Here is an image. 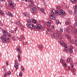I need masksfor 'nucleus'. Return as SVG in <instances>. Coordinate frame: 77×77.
I'll return each mask as SVG.
<instances>
[{"instance_id": "1", "label": "nucleus", "mask_w": 77, "mask_h": 77, "mask_svg": "<svg viewBox=\"0 0 77 77\" xmlns=\"http://www.w3.org/2000/svg\"><path fill=\"white\" fill-rule=\"evenodd\" d=\"M66 36L68 39V41L70 43H72V44H76V47H77V40H75V42H74L72 41V39L71 38L69 35H66Z\"/></svg>"}, {"instance_id": "2", "label": "nucleus", "mask_w": 77, "mask_h": 77, "mask_svg": "<svg viewBox=\"0 0 77 77\" xmlns=\"http://www.w3.org/2000/svg\"><path fill=\"white\" fill-rule=\"evenodd\" d=\"M9 1V6L11 7L12 8H14V3L11 0H8Z\"/></svg>"}, {"instance_id": "3", "label": "nucleus", "mask_w": 77, "mask_h": 77, "mask_svg": "<svg viewBox=\"0 0 77 77\" xmlns=\"http://www.w3.org/2000/svg\"><path fill=\"white\" fill-rule=\"evenodd\" d=\"M64 48L65 49V50H64V51H65L66 53H68V45H67V44H65V45H64Z\"/></svg>"}, {"instance_id": "4", "label": "nucleus", "mask_w": 77, "mask_h": 77, "mask_svg": "<svg viewBox=\"0 0 77 77\" xmlns=\"http://www.w3.org/2000/svg\"><path fill=\"white\" fill-rule=\"evenodd\" d=\"M41 28H42V26L41 25L38 24L36 26L35 28V29L36 30H37L39 31V29H41Z\"/></svg>"}, {"instance_id": "5", "label": "nucleus", "mask_w": 77, "mask_h": 77, "mask_svg": "<svg viewBox=\"0 0 77 77\" xmlns=\"http://www.w3.org/2000/svg\"><path fill=\"white\" fill-rule=\"evenodd\" d=\"M5 38H6V36H3L1 37V39H2L3 43H6V41Z\"/></svg>"}, {"instance_id": "6", "label": "nucleus", "mask_w": 77, "mask_h": 77, "mask_svg": "<svg viewBox=\"0 0 77 77\" xmlns=\"http://www.w3.org/2000/svg\"><path fill=\"white\" fill-rule=\"evenodd\" d=\"M36 11V8L34 7L32 8L31 11V12L32 13H35V11Z\"/></svg>"}, {"instance_id": "7", "label": "nucleus", "mask_w": 77, "mask_h": 77, "mask_svg": "<svg viewBox=\"0 0 77 77\" xmlns=\"http://www.w3.org/2000/svg\"><path fill=\"white\" fill-rule=\"evenodd\" d=\"M2 31L3 32V35L4 36H6V35H8V33H7V31H6L5 30L3 29L2 30Z\"/></svg>"}, {"instance_id": "8", "label": "nucleus", "mask_w": 77, "mask_h": 77, "mask_svg": "<svg viewBox=\"0 0 77 77\" xmlns=\"http://www.w3.org/2000/svg\"><path fill=\"white\" fill-rule=\"evenodd\" d=\"M30 28H32V29H34L35 27V25H33L32 24H30L29 25V24H28L27 26H29Z\"/></svg>"}, {"instance_id": "9", "label": "nucleus", "mask_w": 77, "mask_h": 77, "mask_svg": "<svg viewBox=\"0 0 77 77\" xmlns=\"http://www.w3.org/2000/svg\"><path fill=\"white\" fill-rule=\"evenodd\" d=\"M73 49H74V48L72 46H71L69 49V52L71 53H72L73 51Z\"/></svg>"}, {"instance_id": "10", "label": "nucleus", "mask_w": 77, "mask_h": 77, "mask_svg": "<svg viewBox=\"0 0 77 77\" xmlns=\"http://www.w3.org/2000/svg\"><path fill=\"white\" fill-rule=\"evenodd\" d=\"M18 64L17 61H15L14 64V67H15L16 69H18Z\"/></svg>"}, {"instance_id": "11", "label": "nucleus", "mask_w": 77, "mask_h": 77, "mask_svg": "<svg viewBox=\"0 0 77 77\" xmlns=\"http://www.w3.org/2000/svg\"><path fill=\"white\" fill-rule=\"evenodd\" d=\"M50 17L51 19L52 20H55L56 19V18L55 16L52 15H50Z\"/></svg>"}, {"instance_id": "12", "label": "nucleus", "mask_w": 77, "mask_h": 77, "mask_svg": "<svg viewBox=\"0 0 77 77\" xmlns=\"http://www.w3.org/2000/svg\"><path fill=\"white\" fill-rule=\"evenodd\" d=\"M60 15H65V11L62 10H61L60 11Z\"/></svg>"}, {"instance_id": "13", "label": "nucleus", "mask_w": 77, "mask_h": 77, "mask_svg": "<svg viewBox=\"0 0 77 77\" xmlns=\"http://www.w3.org/2000/svg\"><path fill=\"white\" fill-rule=\"evenodd\" d=\"M55 14L57 15H60V13L59 11H57L55 12Z\"/></svg>"}, {"instance_id": "14", "label": "nucleus", "mask_w": 77, "mask_h": 77, "mask_svg": "<svg viewBox=\"0 0 77 77\" xmlns=\"http://www.w3.org/2000/svg\"><path fill=\"white\" fill-rule=\"evenodd\" d=\"M59 38L60 39H62L63 38V35L62 34H59Z\"/></svg>"}, {"instance_id": "15", "label": "nucleus", "mask_w": 77, "mask_h": 77, "mask_svg": "<svg viewBox=\"0 0 77 77\" xmlns=\"http://www.w3.org/2000/svg\"><path fill=\"white\" fill-rule=\"evenodd\" d=\"M51 13L52 14H53V15H55L56 14V12L54 10H52L51 11Z\"/></svg>"}, {"instance_id": "16", "label": "nucleus", "mask_w": 77, "mask_h": 77, "mask_svg": "<svg viewBox=\"0 0 77 77\" xmlns=\"http://www.w3.org/2000/svg\"><path fill=\"white\" fill-rule=\"evenodd\" d=\"M2 15V16L4 15V12L2 10H1L0 11V15Z\"/></svg>"}, {"instance_id": "17", "label": "nucleus", "mask_w": 77, "mask_h": 77, "mask_svg": "<svg viewBox=\"0 0 77 77\" xmlns=\"http://www.w3.org/2000/svg\"><path fill=\"white\" fill-rule=\"evenodd\" d=\"M65 24L67 25H69V20H66L65 22Z\"/></svg>"}, {"instance_id": "18", "label": "nucleus", "mask_w": 77, "mask_h": 77, "mask_svg": "<svg viewBox=\"0 0 77 77\" xmlns=\"http://www.w3.org/2000/svg\"><path fill=\"white\" fill-rule=\"evenodd\" d=\"M21 70H22V71L24 72H25V71H24V67H23V66H21Z\"/></svg>"}, {"instance_id": "19", "label": "nucleus", "mask_w": 77, "mask_h": 77, "mask_svg": "<svg viewBox=\"0 0 77 77\" xmlns=\"http://www.w3.org/2000/svg\"><path fill=\"white\" fill-rule=\"evenodd\" d=\"M39 47L40 50H42V49H43V46H42V45H39Z\"/></svg>"}, {"instance_id": "20", "label": "nucleus", "mask_w": 77, "mask_h": 77, "mask_svg": "<svg viewBox=\"0 0 77 77\" xmlns=\"http://www.w3.org/2000/svg\"><path fill=\"white\" fill-rule=\"evenodd\" d=\"M16 24L17 26H20V22L19 21H17L16 22Z\"/></svg>"}, {"instance_id": "21", "label": "nucleus", "mask_w": 77, "mask_h": 77, "mask_svg": "<svg viewBox=\"0 0 77 77\" xmlns=\"http://www.w3.org/2000/svg\"><path fill=\"white\" fill-rule=\"evenodd\" d=\"M60 43L61 45H63L65 44V42H64L62 41H61Z\"/></svg>"}, {"instance_id": "22", "label": "nucleus", "mask_w": 77, "mask_h": 77, "mask_svg": "<svg viewBox=\"0 0 77 77\" xmlns=\"http://www.w3.org/2000/svg\"><path fill=\"white\" fill-rule=\"evenodd\" d=\"M8 14H9V15H10V16H11V17H13V16L12 15V13H11V12H10V11H9L8 12Z\"/></svg>"}, {"instance_id": "23", "label": "nucleus", "mask_w": 77, "mask_h": 77, "mask_svg": "<svg viewBox=\"0 0 77 77\" xmlns=\"http://www.w3.org/2000/svg\"><path fill=\"white\" fill-rule=\"evenodd\" d=\"M63 66L64 68H66V64L65 63H63Z\"/></svg>"}, {"instance_id": "24", "label": "nucleus", "mask_w": 77, "mask_h": 77, "mask_svg": "<svg viewBox=\"0 0 77 77\" xmlns=\"http://www.w3.org/2000/svg\"><path fill=\"white\" fill-rule=\"evenodd\" d=\"M67 63H68L69 62H70V58H69L67 59L66 61Z\"/></svg>"}, {"instance_id": "25", "label": "nucleus", "mask_w": 77, "mask_h": 77, "mask_svg": "<svg viewBox=\"0 0 77 77\" xmlns=\"http://www.w3.org/2000/svg\"><path fill=\"white\" fill-rule=\"evenodd\" d=\"M20 47L18 46L17 47V51H20Z\"/></svg>"}, {"instance_id": "26", "label": "nucleus", "mask_w": 77, "mask_h": 77, "mask_svg": "<svg viewBox=\"0 0 77 77\" xmlns=\"http://www.w3.org/2000/svg\"><path fill=\"white\" fill-rule=\"evenodd\" d=\"M66 33H69V32H70V30L68 29H66Z\"/></svg>"}, {"instance_id": "27", "label": "nucleus", "mask_w": 77, "mask_h": 77, "mask_svg": "<svg viewBox=\"0 0 77 77\" xmlns=\"http://www.w3.org/2000/svg\"><path fill=\"white\" fill-rule=\"evenodd\" d=\"M69 29L71 30H74V28H73V27L71 26L69 27Z\"/></svg>"}, {"instance_id": "28", "label": "nucleus", "mask_w": 77, "mask_h": 77, "mask_svg": "<svg viewBox=\"0 0 77 77\" xmlns=\"http://www.w3.org/2000/svg\"><path fill=\"white\" fill-rule=\"evenodd\" d=\"M56 24H59V21L58 20H57L56 21Z\"/></svg>"}, {"instance_id": "29", "label": "nucleus", "mask_w": 77, "mask_h": 77, "mask_svg": "<svg viewBox=\"0 0 77 77\" xmlns=\"http://www.w3.org/2000/svg\"><path fill=\"white\" fill-rule=\"evenodd\" d=\"M40 11L42 12H44V9L43 8H41L40 9Z\"/></svg>"}, {"instance_id": "30", "label": "nucleus", "mask_w": 77, "mask_h": 77, "mask_svg": "<svg viewBox=\"0 0 77 77\" xmlns=\"http://www.w3.org/2000/svg\"><path fill=\"white\" fill-rule=\"evenodd\" d=\"M63 29H62V28H60V32H63Z\"/></svg>"}, {"instance_id": "31", "label": "nucleus", "mask_w": 77, "mask_h": 77, "mask_svg": "<svg viewBox=\"0 0 77 77\" xmlns=\"http://www.w3.org/2000/svg\"><path fill=\"white\" fill-rule=\"evenodd\" d=\"M7 75H10L11 74V72H10L8 71L6 73Z\"/></svg>"}, {"instance_id": "32", "label": "nucleus", "mask_w": 77, "mask_h": 77, "mask_svg": "<svg viewBox=\"0 0 77 77\" xmlns=\"http://www.w3.org/2000/svg\"><path fill=\"white\" fill-rule=\"evenodd\" d=\"M74 15L75 17H77V11H75L74 12Z\"/></svg>"}, {"instance_id": "33", "label": "nucleus", "mask_w": 77, "mask_h": 77, "mask_svg": "<svg viewBox=\"0 0 77 77\" xmlns=\"http://www.w3.org/2000/svg\"><path fill=\"white\" fill-rule=\"evenodd\" d=\"M47 31L48 32H51V30L50 29H47Z\"/></svg>"}, {"instance_id": "34", "label": "nucleus", "mask_w": 77, "mask_h": 77, "mask_svg": "<svg viewBox=\"0 0 77 77\" xmlns=\"http://www.w3.org/2000/svg\"><path fill=\"white\" fill-rule=\"evenodd\" d=\"M51 28L52 29V30H54V25H53L51 26Z\"/></svg>"}, {"instance_id": "35", "label": "nucleus", "mask_w": 77, "mask_h": 77, "mask_svg": "<svg viewBox=\"0 0 77 77\" xmlns=\"http://www.w3.org/2000/svg\"><path fill=\"white\" fill-rule=\"evenodd\" d=\"M18 60L19 61H20V55H18Z\"/></svg>"}, {"instance_id": "36", "label": "nucleus", "mask_w": 77, "mask_h": 77, "mask_svg": "<svg viewBox=\"0 0 77 77\" xmlns=\"http://www.w3.org/2000/svg\"><path fill=\"white\" fill-rule=\"evenodd\" d=\"M70 65H71V68H73V64L72 63H71Z\"/></svg>"}, {"instance_id": "37", "label": "nucleus", "mask_w": 77, "mask_h": 77, "mask_svg": "<svg viewBox=\"0 0 77 77\" xmlns=\"http://www.w3.org/2000/svg\"><path fill=\"white\" fill-rule=\"evenodd\" d=\"M74 9L75 11H77V6H75L74 8Z\"/></svg>"}, {"instance_id": "38", "label": "nucleus", "mask_w": 77, "mask_h": 77, "mask_svg": "<svg viewBox=\"0 0 77 77\" xmlns=\"http://www.w3.org/2000/svg\"><path fill=\"white\" fill-rule=\"evenodd\" d=\"M26 21L27 23H30V20H27Z\"/></svg>"}, {"instance_id": "39", "label": "nucleus", "mask_w": 77, "mask_h": 77, "mask_svg": "<svg viewBox=\"0 0 77 77\" xmlns=\"http://www.w3.org/2000/svg\"><path fill=\"white\" fill-rule=\"evenodd\" d=\"M54 36L55 38H57V37H58V36H57V35L56 33L55 34Z\"/></svg>"}, {"instance_id": "40", "label": "nucleus", "mask_w": 77, "mask_h": 77, "mask_svg": "<svg viewBox=\"0 0 77 77\" xmlns=\"http://www.w3.org/2000/svg\"><path fill=\"white\" fill-rule=\"evenodd\" d=\"M22 75H23V73L22 72H20L19 73V76H22Z\"/></svg>"}, {"instance_id": "41", "label": "nucleus", "mask_w": 77, "mask_h": 77, "mask_svg": "<svg viewBox=\"0 0 77 77\" xmlns=\"http://www.w3.org/2000/svg\"><path fill=\"white\" fill-rule=\"evenodd\" d=\"M57 9L59 10L60 9V7H59V6H58L57 7Z\"/></svg>"}, {"instance_id": "42", "label": "nucleus", "mask_w": 77, "mask_h": 77, "mask_svg": "<svg viewBox=\"0 0 77 77\" xmlns=\"http://www.w3.org/2000/svg\"><path fill=\"white\" fill-rule=\"evenodd\" d=\"M33 22L34 23V24H36V23H37V22H36V20H33Z\"/></svg>"}, {"instance_id": "43", "label": "nucleus", "mask_w": 77, "mask_h": 77, "mask_svg": "<svg viewBox=\"0 0 77 77\" xmlns=\"http://www.w3.org/2000/svg\"><path fill=\"white\" fill-rule=\"evenodd\" d=\"M60 61L61 63H62L63 62V59H61L60 60Z\"/></svg>"}, {"instance_id": "44", "label": "nucleus", "mask_w": 77, "mask_h": 77, "mask_svg": "<svg viewBox=\"0 0 77 77\" xmlns=\"http://www.w3.org/2000/svg\"><path fill=\"white\" fill-rule=\"evenodd\" d=\"M70 1L73 3H75V0H70Z\"/></svg>"}, {"instance_id": "45", "label": "nucleus", "mask_w": 77, "mask_h": 77, "mask_svg": "<svg viewBox=\"0 0 77 77\" xmlns=\"http://www.w3.org/2000/svg\"><path fill=\"white\" fill-rule=\"evenodd\" d=\"M47 26H51V24H49L48 23H47Z\"/></svg>"}, {"instance_id": "46", "label": "nucleus", "mask_w": 77, "mask_h": 77, "mask_svg": "<svg viewBox=\"0 0 77 77\" xmlns=\"http://www.w3.org/2000/svg\"><path fill=\"white\" fill-rule=\"evenodd\" d=\"M74 27H76L77 26V23H76L74 24Z\"/></svg>"}, {"instance_id": "47", "label": "nucleus", "mask_w": 77, "mask_h": 77, "mask_svg": "<svg viewBox=\"0 0 77 77\" xmlns=\"http://www.w3.org/2000/svg\"><path fill=\"white\" fill-rule=\"evenodd\" d=\"M69 15H71L72 14V12H71V11H70L69 12Z\"/></svg>"}, {"instance_id": "48", "label": "nucleus", "mask_w": 77, "mask_h": 77, "mask_svg": "<svg viewBox=\"0 0 77 77\" xmlns=\"http://www.w3.org/2000/svg\"><path fill=\"white\" fill-rule=\"evenodd\" d=\"M9 37L7 38L6 39V42L8 41V40H9Z\"/></svg>"}, {"instance_id": "49", "label": "nucleus", "mask_w": 77, "mask_h": 77, "mask_svg": "<svg viewBox=\"0 0 77 77\" xmlns=\"http://www.w3.org/2000/svg\"><path fill=\"white\" fill-rule=\"evenodd\" d=\"M27 13H24V16H25V17H26V16H27Z\"/></svg>"}, {"instance_id": "50", "label": "nucleus", "mask_w": 77, "mask_h": 77, "mask_svg": "<svg viewBox=\"0 0 77 77\" xmlns=\"http://www.w3.org/2000/svg\"><path fill=\"white\" fill-rule=\"evenodd\" d=\"M42 30H45V27H44V26H43L42 27Z\"/></svg>"}, {"instance_id": "51", "label": "nucleus", "mask_w": 77, "mask_h": 77, "mask_svg": "<svg viewBox=\"0 0 77 77\" xmlns=\"http://www.w3.org/2000/svg\"><path fill=\"white\" fill-rule=\"evenodd\" d=\"M51 36L52 38H54V34H52Z\"/></svg>"}, {"instance_id": "52", "label": "nucleus", "mask_w": 77, "mask_h": 77, "mask_svg": "<svg viewBox=\"0 0 77 77\" xmlns=\"http://www.w3.org/2000/svg\"><path fill=\"white\" fill-rule=\"evenodd\" d=\"M23 36H21L20 38V39H23Z\"/></svg>"}, {"instance_id": "53", "label": "nucleus", "mask_w": 77, "mask_h": 77, "mask_svg": "<svg viewBox=\"0 0 77 77\" xmlns=\"http://www.w3.org/2000/svg\"><path fill=\"white\" fill-rule=\"evenodd\" d=\"M12 39L13 40H14V41H15V38L13 37V38H12Z\"/></svg>"}, {"instance_id": "54", "label": "nucleus", "mask_w": 77, "mask_h": 77, "mask_svg": "<svg viewBox=\"0 0 77 77\" xmlns=\"http://www.w3.org/2000/svg\"><path fill=\"white\" fill-rule=\"evenodd\" d=\"M17 30V28L16 27L14 29V31H16Z\"/></svg>"}, {"instance_id": "55", "label": "nucleus", "mask_w": 77, "mask_h": 77, "mask_svg": "<svg viewBox=\"0 0 77 77\" xmlns=\"http://www.w3.org/2000/svg\"><path fill=\"white\" fill-rule=\"evenodd\" d=\"M19 51H20L19 52V53L20 54L21 53V51L20 50Z\"/></svg>"}, {"instance_id": "56", "label": "nucleus", "mask_w": 77, "mask_h": 77, "mask_svg": "<svg viewBox=\"0 0 77 77\" xmlns=\"http://www.w3.org/2000/svg\"><path fill=\"white\" fill-rule=\"evenodd\" d=\"M57 33H58V34H60V32H59L58 31L57 32Z\"/></svg>"}, {"instance_id": "57", "label": "nucleus", "mask_w": 77, "mask_h": 77, "mask_svg": "<svg viewBox=\"0 0 77 77\" xmlns=\"http://www.w3.org/2000/svg\"><path fill=\"white\" fill-rule=\"evenodd\" d=\"M51 20H49L48 23L49 24H51Z\"/></svg>"}, {"instance_id": "58", "label": "nucleus", "mask_w": 77, "mask_h": 77, "mask_svg": "<svg viewBox=\"0 0 77 77\" xmlns=\"http://www.w3.org/2000/svg\"><path fill=\"white\" fill-rule=\"evenodd\" d=\"M6 63L7 65H8V61H6Z\"/></svg>"}, {"instance_id": "59", "label": "nucleus", "mask_w": 77, "mask_h": 77, "mask_svg": "<svg viewBox=\"0 0 77 77\" xmlns=\"http://www.w3.org/2000/svg\"><path fill=\"white\" fill-rule=\"evenodd\" d=\"M31 4H32L33 5H34V2H31Z\"/></svg>"}, {"instance_id": "60", "label": "nucleus", "mask_w": 77, "mask_h": 77, "mask_svg": "<svg viewBox=\"0 0 77 77\" xmlns=\"http://www.w3.org/2000/svg\"><path fill=\"white\" fill-rule=\"evenodd\" d=\"M6 75H7V74H6V73H5L4 74V75L5 77H6Z\"/></svg>"}, {"instance_id": "61", "label": "nucleus", "mask_w": 77, "mask_h": 77, "mask_svg": "<svg viewBox=\"0 0 77 77\" xmlns=\"http://www.w3.org/2000/svg\"><path fill=\"white\" fill-rule=\"evenodd\" d=\"M8 36H9L10 37H11V34H8Z\"/></svg>"}, {"instance_id": "62", "label": "nucleus", "mask_w": 77, "mask_h": 77, "mask_svg": "<svg viewBox=\"0 0 77 77\" xmlns=\"http://www.w3.org/2000/svg\"><path fill=\"white\" fill-rule=\"evenodd\" d=\"M32 22H33V20H32V19L30 20V23H31Z\"/></svg>"}, {"instance_id": "63", "label": "nucleus", "mask_w": 77, "mask_h": 77, "mask_svg": "<svg viewBox=\"0 0 77 77\" xmlns=\"http://www.w3.org/2000/svg\"><path fill=\"white\" fill-rule=\"evenodd\" d=\"M17 39H19V41H20V38L18 37H17Z\"/></svg>"}, {"instance_id": "64", "label": "nucleus", "mask_w": 77, "mask_h": 77, "mask_svg": "<svg viewBox=\"0 0 77 77\" xmlns=\"http://www.w3.org/2000/svg\"><path fill=\"white\" fill-rule=\"evenodd\" d=\"M11 33H14V31H11Z\"/></svg>"}]
</instances>
